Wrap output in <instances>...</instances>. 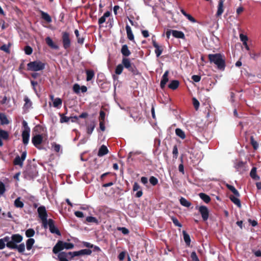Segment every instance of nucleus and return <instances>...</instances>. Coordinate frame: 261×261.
<instances>
[{"label": "nucleus", "instance_id": "f257e3e1", "mask_svg": "<svg viewBox=\"0 0 261 261\" xmlns=\"http://www.w3.org/2000/svg\"><path fill=\"white\" fill-rule=\"evenodd\" d=\"M23 240V237L19 233L13 234L11 238L9 237V241L6 243V246L10 249H17L18 252L23 253L25 250L24 244L20 243Z\"/></svg>", "mask_w": 261, "mask_h": 261}, {"label": "nucleus", "instance_id": "f03ea898", "mask_svg": "<svg viewBox=\"0 0 261 261\" xmlns=\"http://www.w3.org/2000/svg\"><path fill=\"white\" fill-rule=\"evenodd\" d=\"M208 59L210 63H213L216 65L218 69L222 71L224 70L226 67L224 55L220 53L209 54L208 55Z\"/></svg>", "mask_w": 261, "mask_h": 261}, {"label": "nucleus", "instance_id": "7ed1b4c3", "mask_svg": "<svg viewBox=\"0 0 261 261\" xmlns=\"http://www.w3.org/2000/svg\"><path fill=\"white\" fill-rule=\"evenodd\" d=\"M33 136L32 138V142L35 146L41 144L44 136V129L40 125L35 126L33 129Z\"/></svg>", "mask_w": 261, "mask_h": 261}, {"label": "nucleus", "instance_id": "20e7f679", "mask_svg": "<svg viewBox=\"0 0 261 261\" xmlns=\"http://www.w3.org/2000/svg\"><path fill=\"white\" fill-rule=\"evenodd\" d=\"M74 244L71 243H67L62 241L59 240L53 248V252L54 254H57L64 249H71L73 248Z\"/></svg>", "mask_w": 261, "mask_h": 261}, {"label": "nucleus", "instance_id": "39448f33", "mask_svg": "<svg viewBox=\"0 0 261 261\" xmlns=\"http://www.w3.org/2000/svg\"><path fill=\"white\" fill-rule=\"evenodd\" d=\"M44 68L45 64L39 60L30 62L27 64V70L29 71H38Z\"/></svg>", "mask_w": 261, "mask_h": 261}, {"label": "nucleus", "instance_id": "423d86ee", "mask_svg": "<svg viewBox=\"0 0 261 261\" xmlns=\"http://www.w3.org/2000/svg\"><path fill=\"white\" fill-rule=\"evenodd\" d=\"M39 217L42 220L43 226L46 228L47 226V214L44 206H40L37 210Z\"/></svg>", "mask_w": 261, "mask_h": 261}, {"label": "nucleus", "instance_id": "0eeeda50", "mask_svg": "<svg viewBox=\"0 0 261 261\" xmlns=\"http://www.w3.org/2000/svg\"><path fill=\"white\" fill-rule=\"evenodd\" d=\"M61 39L63 48L66 50H68L71 44L69 33L67 32H63Z\"/></svg>", "mask_w": 261, "mask_h": 261}, {"label": "nucleus", "instance_id": "6e6552de", "mask_svg": "<svg viewBox=\"0 0 261 261\" xmlns=\"http://www.w3.org/2000/svg\"><path fill=\"white\" fill-rule=\"evenodd\" d=\"M122 63L123 67L127 69L129 71H131L134 74H137V70L136 67L131 64L129 59L123 58Z\"/></svg>", "mask_w": 261, "mask_h": 261}, {"label": "nucleus", "instance_id": "1a4fd4ad", "mask_svg": "<svg viewBox=\"0 0 261 261\" xmlns=\"http://www.w3.org/2000/svg\"><path fill=\"white\" fill-rule=\"evenodd\" d=\"M196 209L198 210L204 221H205L208 219L209 217V211L208 208L206 206H196Z\"/></svg>", "mask_w": 261, "mask_h": 261}, {"label": "nucleus", "instance_id": "9d476101", "mask_svg": "<svg viewBox=\"0 0 261 261\" xmlns=\"http://www.w3.org/2000/svg\"><path fill=\"white\" fill-rule=\"evenodd\" d=\"M49 229L51 233L56 234L58 236H61V233L59 229L55 225V222L51 219H49L47 221Z\"/></svg>", "mask_w": 261, "mask_h": 261}, {"label": "nucleus", "instance_id": "9b49d317", "mask_svg": "<svg viewBox=\"0 0 261 261\" xmlns=\"http://www.w3.org/2000/svg\"><path fill=\"white\" fill-rule=\"evenodd\" d=\"M21 156H20L17 155L14 160L13 164L15 165H18L20 167H22L23 165V162L27 156V151H21Z\"/></svg>", "mask_w": 261, "mask_h": 261}, {"label": "nucleus", "instance_id": "f8f14e48", "mask_svg": "<svg viewBox=\"0 0 261 261\" xmlns=\"http://www.w3.org/2000/svg\"><path fill=\"white\" fill-rule=\"evenodd\" d=\"M92 251L89 249H82L78 251L69 252V255L71 256V257L75 256L83 255H90Z\"/></svg>", "mask_w": 261, "mask_h": 261}, {"label": "nucleus", "instance_id": "ddd939ff", "mask_svg": "<svg viewBox=\"0 0 261 261\" xmlns=\"http://www.w3.org/2000/svg\"><path fill=\"white\" fill-rule=\"evenodd\" d=\"M152 43L153 46L155 48L154 52L156 56L159 57L162 54L164 47L162 45H159L155 40L153 39L152 40Z\"/></svg>", "mask_w": 261, "mask_h": 261}, {"label": "nucleus", "instance_id": "4468645a", "mask_svg": "<svg viewBox=\"0 0 261 261\" xmlns=\"http://www.w3.org/2000/svg\"><path fill=\"white\" fill-rule=\"evenodd\" d=\"M245 165L246 163L243 161H239L234 163V167L237 171L242 173L245 171Z\"/></svg>", "mask_w": 261, "mask_h": 261}, {"label": "nucleus", "instance_id": "2eb2a0df", "mask_svg": "<svg viewBox=\"0 0 261 261\" xmlns=\"http://www.w3.org/2000/svg\"><path fill=\"white\" fill-rule=\"evenodd\" d=\"M168 74H169V71L168 70L166 71L165 73H164L161 81L160 83V87L162 89H164L165 87V86L167 84V83L168 82Z\"/></svg>", "mask_w": 261, "mask_h": 261}, {"label": "nucleus", "instance_id": "dca6fc26", "mask_svg": "<svg viewBox=\"0 0 261 261\" xmlns=\"http://www.w3.org/2000/svg\"><path fill=\"white\" fill-rule=\"evenodd\" d=\"M225 0H219L218 5V10L216 13V16H220L224 11V2Z\"/></svg>", "mask_w": 261, "mask_h": 261}, {"label": "nucleus", "instance_id": "f3484780", "mask_svg": "<svg viewBox=\"0 0 261 261\" xmlns=\"http://www.w3.org/2000/svg\"><path fill=\"white\" fill-rule=\"evenodd\" d=\"M46 43L51 48L54 49H58L59 47L58 45H56L52 40L50 37H47L45 38Z\"/></svg>", "mask_w": 261, "mask_h": 261}, {"label": "nucleus", "instance_id": "a211bd4d", "mask_svg": "<svg viewBox=\"0 0 261 261\" xmlns=\"http://www.w3.org/2000/svg\"><path fill=\"white\" fill-rule=\"evenodd\" d=\"M239 197H237L235 195H230L229 199L230 200L236 204L238 207L241 208L242 206L240 200L238 198Z\"/></svg>", "mask_w": 261, "mask_h": 261}, {"label": "nucleus", "instance_id": "6ab92c4d", "mask_svg": "<svg viewBox=\"0 0 261 261\" xmlns=\"http://www.w3.org/2000/svg\"><path fill=\"white\" fill-rule=\"evenodd\" d=\"M30 131H22V141L24 145H27L29 141Z\"/></svg>", "mask_w": 261, "mask_h": 261}, {"label": "nucleus", "instance_id": "aec40b11", "mask_svg": "<svg viewBox=\"0 0 261 261\" xmlns=\"http://www.w3.org/2000/svg\"><path fill=\"white\" fill-rule=\"evenodd\" d=\"M172 34L173 37L176 38H180L184 39L185 38V36L184 33L179 31L173 30L172 31Z\"/></svg>", "mask_w": 261, "mask_h": 261}, {"label": "nucleus", "instance_id": "412c9836", "mask_svg": "<svg viewBox=\"0 0 261 261\" xmlns=\"http://www.w3.org/2000/svg\"><path fill=\"white\" fill-rule=\"evenodd\" d=\"M125 29L127 38L130 41H134V36L132 32L131 28L128 24H127L126 25Z\"/></svg>", "mask_w": 261, "mask_h": 261}, {"label": "nucleus", "instance_id": "4be33fe9", "mask_svg": "<svg viewBox=\"0 0 261 261\" xmlns=\"http://www.w3.org/2000/svg\"><path fill=\"white\" fill-rule=\"evenodd\" d=\"M121 53L124 57H128L131 54V52L128 49V46L126 44L122 45L121 49Z\"/></svg>", "mask_w": 261, "mask_h": 261}, {"label": "nucleus", "instance_id": "5701e85b", "mask_svg": "<svg viewBox=\"0 0 261 261\" xmlns=\"http://www.w3.org/2000/svg\"><path fill=\"white\" fill-rule=\"evenodd\" d=\"M40 14L41 18L45 20L47 22L50 23L51 22V18L48 13L42 11H40Z\"/></svg>", "mask_w": 261, "mask_h": 261}, {"label": "nucleus", "instance_id": "b1692460", "mask_svg": "<svg viewBox=\"0 0 261 261\" xmlns=\"http://www.w3.org/2000/svg\"><path fill=\"white\" fill-rule=\"evenodd\" d=\"M0 121L2 125L8 124L9 123V121L6 115L4 113H0Z\"/></svg>", "mask_w": 261, "mask_h": 261}, {"label": "nucleus", "instance_id": "393cba45", "mask_svg": "<svg viewBox=\"0 0 261 261\" xmlns=\"http://www.w3.org/2000/svg\"><path fill=\"white\" fill-rule=\"evenodd\" d=\"M69 255L68 252H61L58 254V257L59 261H68L67 259V255Z\"/></svg>", "mask_w": 261, "mask_h": 261}, {"label": "nucleus", "instance_id": "a878e982", "mask_svg": "<svg viewBox=\"0 0 261 261\" xmlns=\"http://www.w3.org/2000/svg\"><path fill=\"white\" fill-rule=\"evenodd\" d=\"M179 85V82L177 80H173L168 85V88L172 90L176 89Z\"/></svg>", "mask_w": 261, "mask_h": 261}, {"label": "nucleus", "instance_id": "bb28decb", "mask_svg": "<svg viewBox=\"0 0 261 261\" xmlns=\"http://www.w3.org/2000/svg\"><path fill=\"white\" fill-rule=\"evenodd\" d=\"M199 196L206 203H208L211 201V197L208 195L204 193H199Z\"/></svg>", "mask_w": 261, "mask_h": 261}, {"label": "nucleus", "instance_id": "cd10ccee", "mask_svg": "<svg viewBox=\"0 0 261 261\" xmlns=\"http://www.w3.org/2000/svg\"><path fill=\"white\" fill-rule=\"evenodd\" d=\"M87 75L86 80L87 81H90L94 77L95 73L93 70L88 69L86 70Z\"/></svg>", "mask_w": 261, "mask_h": 261}, {"label": "nucleus", "instance_id": "c85d7f7f", "mask_svg": "<svg viewBox=\"0 0 261 261\" xmlns=\"http://www.w3.org/2000/svg\"><path fill=\"white\" fill-rule=\"evenodd\" d=\"M226 187L228 188V189L231 191L236 196H240V194H239L238 191L234 188V186L229 184H227Z\"/></svg>", "mask_w": 261, "mask_h": 261}, {"label": "nucleus", "instance_id": "c756f323", "mask_svg": "<svg viewBox=\"0 0 261 261\" xmlns=\"http://www.w3.org/2000/svg\"><path fill=\"white\" fill-rule=\"evenodd\" d=\"M182 234L185 243L187 246H189L191 243V239L189 234L184 230L182 231Z\"/></svg>", "mask_w": 261, "mask_h": 261}, {"label": "nucleus", "instance_id": "7c9ffc66", "mask_svg": "<svg viewBox=\"0 0 261 261\" xmlns=\"http://www.w3.org/2000/svg\"><path fill=\"white\" fill-rule=\"evenodd\" d=\"M74 34L77 38V43L80 44H83L84 42L85 38L83 37H81L78 30H74Z\"/></svg>", "mask_w": 261, "mask_h": 261}, {"label": "nucleus", "instance_id": "2f4dec72", "mask_svg": "<svg viewBox=\"0 0 261 261\" xmlns=\"http://www.w3.org/2000/svg\"><path fill=\"white\" fill-rule=\"evenodd\" d=\"M24 101L25 103L23 106V109H28L32 106V103L29 97L25 96L24 98Z\"/></svg>", "mask_w": 261, "mask_h": 261}, {"label": "nucleus", "instance_id": "473e14b6", "mask_svg": "<svg viewBox=\"0 0 261 261\" xmlns=\"http://www.w3.org/2000/svg\"><path fill=\"white\" fill-rule=\"evenodd\" d=\"M111 13L109 11L106 12L103 15L101 16L98 20V24H101L106 21V18L110 16Z\"/></svg>", "mask_w": 261, "mask_h": 261}, {"label": "nucleus", "instance_id": "72a5a7b5", "mask_svg": "<svg viewBox=\"0 0 261 261\" xmlns=\"http://www.w3.org/2000/svg\"><path fill=\"white\" fill-rule=\"evenodd\" d=\"M179 202L181 205L187 207H189L191 205V203L184 197L180 198Z\"/></svg>", "mask_w": 261, "mask_h": 261}, {"label": "nucleus", "instance_id": "f704fd0d", "mask_svg": "<svg viewBox=\"0 0 261 261\" xmlns=\"http://www.w3.org/2000/svg\"><path fill=\"white\" fill-rule=\"evenodd\" d=\"M35 243V240L32 238H29L26 242V247L28 250H30Z\"/></svg>", "mask_w": 261, "mask_h": 261}, {"label": "nucleus", "instance_id": "c9c22d12", "mask_svg": "<svg viewBox=\"0 0 261 261\" xmlns=\"http://www.w3.org/2000/svg\"><path fill=\"white\" fill-rule=\"evenodd\" d=\"M9 241V236H6L4 238L0 239V250L3 249L6 244H5V242L8 243Z\"/></svg>", "mask_w": 261, "mask_h": 261}, {"label": "nucleus", "instance_id": "e433bc0d", "mask_svg": "<svg viewBox=\"0 0 261 261\" xmlns=\"http://www.w3.org/2000/svg\"><path fill=\"white\" fill-rule=\"evenodd\" d=\"M14 206L17 208H22L24 204L22 201L20 200V197L17 198L14 201Z\"/></svg>", "mask_w": 261, "mask_h": 261}, {"label": "nucleus", "instance_id": "4c0bfd02", "mask_svg": "<svg viewBox=\"0 0 261 261\" xmlns=\"http://www.w3.org/2000/svg\"><path fill=\"white\" fill-rule=\"evenodd\" d=\"M250 176L254 179L258 180L259 177L256 174V168L253 167L250 173Z\"/></svg>", "mask_w": 261, "mask_h": 261}, {"label": "nucleus", "instance_id": "58836bf2", "mask_svg": "<svg viewBox=\"0 0 261 261\" xmlns=\"http://www.w3.org/2000/svg\"><path fill=\"white\" fill-rule=\"evenodd\" d=\"M176 135L182 139H184L186 138L185 132L180 128H176L175 129Z\"/></svg>", "mask_w": 261, "mask_h": 261}, {"label": "nucleus", "instance_id": "ea45409f", "mask_svg": "<svg viewBox=\"0 0 261 261\" xmlns=\"http://www.w3.org/2000/svg\"><path fill=\"white\" fill-rule=\"evenodd\" d=\"M109 152V150L108 148H100L98 152V156H102L106 154H107Z\"/></svg>", "mask_w": 261, "mask_h": 261}, {"label": "nucleus", "instance_id": "a19ab883", "mask_svg": "<svg viewBox=\"0 0 261 261\" xmlns=\"http://www.w3.org/2000/svg\"><path fill=\"white\" fill-rule=\"evenodd\" d=\"M35 232L33 228H29L25 231V236L28 238H31L35 235Z\"/></svg>", "mask_w": 261, "mask_h": 261}, {"label": "nucleus", "instance_id": "79ce46f5", "mask_svg": "<svg viewBox=\"0 0 261 261\" xmlns=\"http://www.w3.org/2000/svg\"><path fill=\"white\" fill-rule=\"evenodd\" d=\"M86 221L89 223H94L95 224H98V220L94 217L88 216L86 218Z\"/></svg>", "mask_w": 261, "mask_h": 261}, {"label": "nucleus", "instance_id": "37998d69", "mask_svg": "<svg viewBox=\"0 0 261 261\" xmlns=\"http://www.w3.org/2000/svg\"><path fill=\"white\" fill-rule=\"evenodd\" d=\"M95 125L94 122L91 123L90 124L88 125L87 128V132L88 134L90 135L92 134V132L93 131L95 128Z\"/></svg>", "mask_w": 261, "mask_h": 261}, {"label": "nucleus", "instance_id": "c03bdc74", "mask_svg": "<svg viewBox=\"0 0 261 261\" xmlns=\"http://www.w3.org/2000/svg\"><path fill=\"white\" fill-rule=\"evenodd\" d=\"M9 137V134L6 130H3L0 128V138L7 139Z\"/></svg>", "mask_w": 261, "mask_h": 261}, {"label": "nucleus", "instance_id": "a18cd8bd", "mask_svg": "<svg viewBox=\"0 0 261 261\" xmlns=\"http://www.w3.org/2000/svg\"><path fill=\"white\" fill-rule=\"evenodd\" d=\"M141 152L140 151H130L129 152L128 155V159H131L132 160H134V158L138 154H141Z\"/></svg>", "mask_w": 261, "mask_h": 261}, {"label": "nucleus", "instance_id": "49530a36", "mask_svg": "<svg viewBox=\"0 0 261 261\" xmlns=\"http://www.w3.org/2000/svg\"><path fill=\"white\" fill-rule=\"evenodd\" d=\"M123 66L122 64L118 65L115 69V73L117 74H120L123 71Z\"/></svg>", "mask_w": 261, "mask_h": 261}, {"label": "nucleus", "instance_id": "de8ad7c7", "mask_svg": "<svg viewBox=\"0 0 261 261\" xmlns=\"http://www.w3.org/2000/svg\"><path fill=\"white\" fill-rule=\"evenodd\" d=\"M192 102L195 109L198 110L200 105L199 101L196 98L193 97L192 98Z\"/></svg>", "mask_w": 261, "mask_h": 261}, {"label": "nucleus", "instance_id": "09e8293b", "mask_svg": "<svg viewBox=\"0 0 261 261\" xmlns=\"http://www.w3.org/2000/svg\"><path fill=\"white\" fill-rule=\"evenodd\" d=\"M62 100L60 98H56L53 102V106L54 107H58L59 106L62 105Z\"/></svg>", "mask_w": 261, "mask_h": 261}, {"label": "nucleus", "instance_id": "8fccbe9b", "mask_svg": "<svg viewBox=\"0 0 261 261\" xmlns=\"http://www.w3.org/2000/svg\"><path fill=\"white\" fill-rule=\"evenodd\" d=\"M250 143L252 147H258V143L257 141L254 140L253 136L250 137Z\"/></svg>", "mask_w": 261, "mask_h": 261}, {"label": "nucleus", "instance_id": "3c124183", "mask_svg": "<svg viewBox=\"0 0 261 261\" xmlns=\"http://www.w3.org/2000/svg\"><path fill=\"white\" fill-rule=\"evenodd\" d=\"M81 86L78 84H75L73 86V91L76 94H79L80 92Z\"/></svg>", "mask_w": 261, "mask_h": 261}, {"label": "nucleus", "instance_id": "603ef678", "mask_svg": "<svg viewBox=\"0 0 261 261\" xmlns=\"http://www.w3.org/2000/svg\"><path fill=\"white\" fill-rule=\"evenodd\" d=\"M149 182L152 186H155L158 183V179L154 176H151L149 178Z\"/></svg>", "mask_w": 261, "mask_h": 261}, {"label": "nucleus", "instance_id": "864d4df0", "mask_svg": "<svg viewBox=\"0 0 261 261\" xmlns=\"http://www.w3.org/2000/svg\"><path fill=\"white\" fill-rule=\"evenodd\" d=\"M24 50L25 54H27L28 55H31L33 52L32 48L29 45L25 46Z\"/></svg>", "mask_w": 261, "mask_h": 261}, {"label": "nucleus", "instance_id": "5fc2aeb1", "mask_svg": "<svg viewBox=\"0 0 261 261\" xmlns=\"http://www.w3.org/2000/svg\"><path fill=\"white\" fill-rule=\"evenodd\" d=\"M9 47H10L9 45H7L6 44H4L0 47V49L7 53H10V50Z\"/></svg>", "mask_w": 261, "mask_h": 261}, {"label": "nucleus", "instance_id": "6e6d98bb", "mask_svg": "<svg viewBox=\"0 0 261 261\" xmlns=\"http://www.w3.org/2000/svg\"><path fill=\"white\" fill-rule=\"evenodd\" d=\"M171 219L172 220V222H173V224L175 226H178L179 227H182L181 224L179 222V221H178V220H177V218H176L175 217H172Z\"/></svg>", "mask_w": 261, "mask_h": 261}, {"label": "nucleus", "instance_id": "4d7b16f0", "mask_svg": "<svg viewBox=\"0 0 261 261\" xmlns=\"http://www.w3.org/2000/svg\"><path fill=\"white\" fill-rule=\"evenodd\" d=\"M106 113L103 111H100L99 113V121H105Z\"/></svg>", "mask_w": 261, "mask_h": 261}, {"label": "nucleus", "instance_id": "13d9d810", "mask_svg": "<svg viewBox=\"0 0 261 261\" xmlns=\"http://www.w3.org/2000/svg\"><path fill=\"white\" fill-rule=\"evenodd\" d=\"M22 124V126L23 127V131H30V128L29 127V126L28 125V123L26 121L23 120Z\"/></svg>", "mask_w": 261, "mask_h": 261}, {"label": "nucleus", "instance_id": "bf43d9fd", "mask_svg": "<svg viewBox=\"0 0 261 261\" xmlns=\"http://www.w3.org/2000/svg\"><path fill=\"white\" fill-rule=\"evenodd\" d=\"M191 258L192 261H200L196 252L193 251L191 254Z\"/></svg>", "mask_w": 261, "mask_h": 261}, {"label": "nucleus", "instance_id": "052dcab7", "mask_svg": "<svg viewBox=\"0 0 261 261\" xmlns=\"http://www.w3.org/2000/svg\"><path fill=\"white\" fill-rule=\"evenodd\" d=\"M6 191L5 186L4 183L0 181V194H3Z\"/></svg>", "mask_w": 261, "mask_h": 261}, {"label": "nucleus", "instance_id": "680f3d73", "mask_svg": "<svg viewBox=\"0 0 261 261\" xmlns=\"http://www.w3.org/2000/svg\"><path fill=\"white\" fill-rule=\"evenodd\" d=\"M192 79L195 82H199L201 80V76L199 75H193L192 76Z\"/></svg>", "mask_w": 261, "mask_h": 261}, {"label": "nucleus", "instance_id": "e2e57ef3", "mask_svg": "<svg viewBox=\"0 0 261 261\" xmlns=\"http://www.w3.org/2000/svg\"><path fill=\"white\" fill-rule=\"evenodd\" d=\"M240 40L243 42V43L246 42L248 41V37L247 36L243 35V34H241L240 35Z\"/></svg>", "mask_w": 261, "mask_h": 261}, {"label": "nucleus", "instance_id": "0e129e2a", "mask_svg": "<svg viewBox=\"0 0 261 261\" xmlns=\"http://www.w3.org/2000/svg\"><path fill=\"white\" fill-rule=\"evenodd\" d=\"M118 230H121L122 233L124 234H127L129 233V230L125 227H119Z\"/></svg>", "mask_w": 261, "mask_h": 261}, {"label": "nucleus", "instance_id": "69168bd1", "mask_svg": "<svg viewBox=\"0 0 261 261\" xmlns=\"http://www.w3.org/2000/svg\"><path fill=\"white\" fill-rule=\"evenodd\" d=\"M133 189L134 191H138L141 189V187L138 182H135L133 185Z\"/></svg>", "mask_w": 261, "mask_h": 261}, {"label": "nucleus", "instance_id": "338daca9", "mask_svg": "<svg viewBox=\"0 0 261 261\" xmlns=\"http://www.w3.org/2000/svg\"><path fill=\"white\" fill-rule=\"evenodd\" d=\"M69 120V118L67 117L66 116H64L63 115L61 116V119H60V122L61 123L63 122H67Z\"/></svg>", "mask_w": 261, "mask_h": 261}, {"label": "nucleus", "instance_id": "774afa93", "mask_svg": "<svg viewBox=\"0 0 261 261\" xmlns=\"http://www.w3.org/2000/svg\"><path fill=\"white\" fill-rule=\"evenodd\" d=\"M74 215L78 218H83L84 217L83 213L81 211H75Z\"/></svg>", "mask_w": 261, "mask_h": 261}]
</instances>
